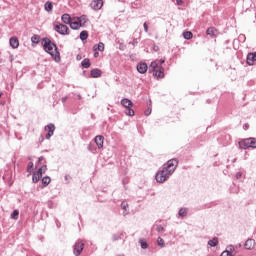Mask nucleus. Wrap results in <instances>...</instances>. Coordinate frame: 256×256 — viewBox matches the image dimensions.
I'll return each instance as SVG.
<instances>
[{
    "label": "nucleus",
    "instance_id": "obj_53",
    "mask_svg": "<svg viewBox=\"0 0 256 256\" xmlns=\"http://www.w3.org/2000/svg\"><path fill=\"white\" fill-rule=\"evenodd\" d=\"M89 151H91V147H88Z\"/></svg>",
    "mask_w": 256,
    "mask_h": 256
},
{
    "label": "nucleus",
    "instance_id": "obj_18",
    "mask_svg": "<svg viewBox=\"0 0 256 256\" xmlns=\"http://www.w3.org/2000/svg\"><path fill=\"white\" fill-rule=\"evenodd\" d=\"M44 9H45V11H47V13H51V11H53V2L47 1L44 4Z\"/></svg>",
    "mask_w": 256,
    "mask_h": 256
},
{
    "label": "nucleus",
    "instance_id": "obj_37",
    "mask_svg": "<svg viewBox=\"0 0 256 256\" xmlns=\"http://www.w3.org/2000/svg\"><path fill=\"white\" fill-rule=\"evenodd\" d=\"M145 33H149V26L147 25V22L143 24Z\"/></svg>",
    "mask_w": 256,
    "mask_h": 256
},
{
    "label": "nucleus",
    "instance_id": "obj_22",
    "mask_svg": "<svg viewBox=\"0 0 256 256\" xmlns=\"http://www.w3.org/2000/svg\"><path fill=\"white\" fill-rule=\"evenodd\" d=\"M78 23H80V25L83 27V25H85V23H87V16L82 15V16L78 17Z\"/></svg>",
    "mask_w": 256,
    "mask_h": 256
},
{
    "label": "nucleus",
    "instance_id": "obj_50",
    "mask_svg": "<svg viewBox=\"0 0 256 256\" xmlns=\"http://www.w3.org/2000/svg\"><path fill=\"white\" fill-rule=\"evenodd\" d=\"M43 159H45L43 156L39 157L38 158L39 163H41V161H43Z\"/></svg>",
    "mask_w": 256,
    "mask_h": 256
},
{
    "label": "nucleus",
    "instance_id": "obj_26",
    "mask_svg": "<svg viewBox=\"0 0 256 256\" xmlns=\"http://www.w3.org/2000/svg\"><path fill=\"white\" fill-rule=\"evenodd\" d=\"M87 37H89V33L87 31L80 32V39L81 41H87Z\"/></svg>",
    "mask_w": 256,
    "mask_h": 256
},
{
    "label": "nucleus",
    "instance_id": "obj_52",
    "mask_svg": "<svg viewBox=\"0 0 256 256\" xmlns=\"http://www.w3.org/2000/svg\"><path fill=\"white\" fill-rule=\"evenodd\" d=\"M3 95V93L2 92H0V97Z\"/></svg>",
    "mask_w": 256,
    "mask_h": 256
},
{
    "label": "nucleus",
    "instance_id": "obj_57",
    "mask_svg": "<svg viewBox=\"0 0 256 256\" xmlns=\"http://www.w3.org/2000/svg\"><path fill=\"white\" fill-rule=\"evenodd\" d=\"M65 179H67V176H65Z\"/></svg>",
    "mask_w": 256,
    "mask_h": 256
},
{
    "label": "nucleus",
    "instance_id": "obj_40",
    "mask_svg": "<svg viewBox=\"0 0 256 256\" xmlns=\"http://www.w3.org/2000/svg\"><path fill=\"white\" fill-rule=\"evenodd\" d=\"M220 256H231V252L225 250Z\"/></svg>",
    "mask_w": 256,
    "mask_h": 256
},
{
    "label": "nucleus",
    "instance_id": "obj_1",
    "mask_svg": "<svg viewBox=\"0 0 256 256\" xmlns=\"http://www.w3.org/2000/svg\"><path fill=\"white\" fill-rule=\"evenodd\" d=\"M179 161L177 159H170L167 161L166 165L163 166L162 170H159L156 174L157 183H165L172 173H175Z\"/></svg>",
    "mask_w": 256,
    "mask_h": 256
},
{
    "label": "nucleus",
    "instance_id": "obj_9",
    "mask_svg": "<svg viewBox=\"0 0 256 256\" xmlns=\"http://www.w3.org/2000/svg\"><path fill=\"white\" fill-rule=\"evenodd\" d=\"M247 65H254L256 63V52L254 53H248L246 58Z\"/></svg>",
    "mask_w": 256,
    "mask_h": 256
},
{
    "label": "nucleus",
    "instance_id": "obj_28",
    "mask_svg": "<svg viewBox=\"0 0 256 256\" xmlns=\"http://www.w3.org/2000/svg\"><path fill=\"white\" fill-rule=\"evenodd\" d=\"M139 243L141 245V249H148L149 248V244H147V241H145L144 239H140Z\"/></svg>",
    "mask_w": 256,
    "mask_h": 256
},
{
    "label": "nucleus",
    "instance_id": "obj_13",
    "mask_svg": "<svg viewBox=\"0 0 256 256\" xmlns=\"http://www.w3.org/2000/svg\"><path fill=\"white\" fill-rule=\"evenodd\" d=\"M244 247L245 249H248L249 251H251V249H254L255 247V240L253 239L246 240Z\"/></svg>",
    "mask_w": 256,
    "mask_h": 256
},
{
    "label": "nucleus",
    "instance_id": "obj_39",
    "mask_svg": "<svg viewBox=\"0 0 256 256\" xmlns=\"http://www.w3.org/2000/svg\"><path fill=\"white\" fill-rule=\"evenodd\" d=\"M121 207H122V209L127 210V207H129V204L122 202Z\"/></svg>",
    "mask_w": 256,
    "mask_h": 256
},
{
    "label": "nucleus",
    "instance_id": "obj_7",
    "mask_svg": "<svg viewBox=\"0 0 256 256\" xmlns=\"http://www.w3.org/2000/svg\"><path fill=\"white\" fill-rule=\"evenodd\" d=\"M90 7L91 9H93L94 11H99L100 9H102L103 7V0H93L90 3Z\"/></svg>",
    "mask_w": 256,
    "mask_h": 256
},
{
    "label": "nucleus",
    "instance_id": "obj_2",
    "mask_svg": "<svg viewBox=\"0 0 256 256\" xmlns=\"http://www.w3.org/2000/svg\"><path fill=\"white\" fill-rule=\"evenodd\" d=\"M42 47L46 53L51 55L56 63L61 61V54L59 53L56 43L52 42L49 38H42Z\"/></svg>",
    "mask_w": 256,
    "mask_h": 256
},
{
    "label": "nucleus",
    "instance_id": "obj_15",
    "mask_svg": "<svg viewBox=\"0 0 256 256\" xmlns=\"http://www.w3.org/2000/svg\"><path fill=\"white\" fill-rule=\"evenodd\" d=\"M102 74L101 70L98 68H94L90 71V75L91 77H94V79H97L98 77H100Z\"/></svg>",
    "mask_w": 256,
    "mask_h": 256
},
{
    "label": "nucleus",
    "instance_id": "obj_29",
    "mask_svg": "<svg viewBox=\"0 0 256 256\" xmlns=\"http://www.w3.org/2000/svg\"><path fill=\"white\" fill-rule=\"evenodd\" d=\"M41 177H42V176H39V174L34 173L33 176H32V181H33V183H39Z\"/></svg>",
    "mask_w": 256,
    "mask_h": 256
},
{
    "label": "nucleus",
    "instance_id": "obj_49",
    "mask_svg": "<svg viewBox=\"0 0 256 256\" xmlns=\"http://www.w3.org/2000/svg\"><path fill=\"white\" fill-rule=\"evenodd\" d=\"M40 169H42V171H47V166L43 165Z\"/></svg>",
    "mask_w": 256,
    "mask_h": 256
},
{
    "label": "nucleus",
    "instance_id": "obj_4",
    "mask_svg": "<svg viewBox=\"0 0 256 256\" xmlns=\"http://www.w3.org/2000/svg\"><path fill=\"white\" fill-rule=\"evenodd\" d=\"M239 147L241 149H256V139L255 138H246V139H243L241 140L239 143H238Z\"/></svg>",
    "mask_w": 256,
    "mask_h": 256
},
{
    "label": "nucleus",
    "instance_id": "obj_24",
    "mask_svg": "<svg viewBox=\"0 0 256 256\" xmlns=\"http://www.w3.org/2000/svg\"><path fill=\"white\" fill-rule=\"evenodd\" d=\"M51 183V178L49 176H45L42 178V185L43 187H47Z\"/></svg>",
    "mask_w": 256,
    "mask_h": 256
},
{
    "label": "nucleus",
    "instance_id": "obj_17",
    "mask_svg": "<svg viewBox=\"0 0 256 256\" xmlns=\"http://www.w3.org/2000/svg\"><path fill=\"white\" fill-rule=\"evenodd\" d=\"M94 51H105V44L103 42H99L97 45L93 46Z\"/></svg>",
    "mask_w": 256,
    "mask_h": 256
},
{
    "label": "nucleus",
    "instance_id": "obj_44",
    "mask_svg": "<svg viewBox=\"0 0 256 256\" xmlns=\"http://www.w3.org/2000/svg\"><path fill=\"white\" fill-rule=\"evenodd\" d=\"M112 239H113V241H119L120 237L117 236V234H114V235L112 236Z\"/></svg>",
    "mask_w": 256,
    "mask_h": 256
},
{
    "label": "nucleus",
    "instance_id": "obj_30",
    "mask_svg": "<svg viewBox=\"0 0 256 256\" xmlns=\"http://www.w3.org/2000/svg\"><path fill=\"white\" fill-rule=\"evenodd\" d=\"M178 215H179L180 217H186V216H187V209L181 208V209L179 210V212H178Z\"/></svg>",
    "mask_w": 256,
    "mask_h": 256
},
{
    "label": "nucleus",
    "instance_id": "obj_11",
    "mask_svg": "<svg viewBox=\"0 0 256 256\" xmlns=\"http://www.w3.org/2000/svg\"><path fill=\"white\" fill-rule=\"evenodd\" d=\"M147 69H148L147 63H139L137 65V71H138V73H141L142 75L147 73Z\"/></svg>",
    "mask_w": 256,
    "mask_h": 256
},
{
    "label": "nucleus",
    "instance_id": "obj_35",
    "mask_svg": "<svg viewBox=\"0 0 256 256\" xmlns=\"http://www.w3.org/2000/svg\"><path fill=\"white\" fill-rule=\"evenodd\" d=\"M156 231H158V233H163V231H165V228H163V226H161V225H158L156 227Z\"/></svg>",
    "mask_w": 256,
    "mask_h": 256
},
{
    "label": "nucleus",
    "instance_id": "obj_43",
    "mask_svg": "<svg viewBox=\"0 0 256 256\" xmlns=\"http://www.w3.org/2000/svg\"><path fill=\"white\" fill-rule=\"evenodd\" d=\"M145 115H146V117H149V115H151V108H148V109L145 111Z\"/></svg>",
    "mask_w": 256,
    "mask_h": 256
},
{
    "label": "nucleus",
    "instance_id": "obj_47",
    "mask_svg": "<svg viewBox=\"0 0 256 256\" xmlns=\"http://www.w3.org/2000/svg\"><path fill=\"white\" fill-rule=\"evenodd\" d=\"M94 57L95 58L99 57V51L98 50L94 51Z\"/></svg>",
    "mask_w": 256,
    "mask_h": 256
},
{
    "label": "nucleus",
    "instance_id": "obj_19",
    "mask_svg": "<svg viewBox=\"0 0 256 256\" xmlns=\"http://www.w3.org/2000/svg\"><path fill=\"white\" fill-rule=\"evenodd\" d=\"M69 26L73 29V30H77V29H81V24L78 21H74V22H70Z\"/></svg>",
    "mask_w": 256,
    "mask_h": 256
},
{
    "label": "nucleus",
    "instance_id": "obj_41",
    "mask_svg": "<svg viewBox=\"0 0 256 256\" xmlns=\"http://www.w3.org/2000/svg\"><path fill=\"white\" fill-rule=\"evenodd\" d=\"M137 43H139L137 41V39H134L132 42H130V45H132L133 47H135L137 45Z\"/></svg>",
    "mask_w": 256,
    "mask_h": 256
},
{
    "label": "nucleus",
    "instance_id": "obj_6",
    "mask_svg": "<svg viewBox=\"0 0 256 256\" xmlns=\"http://www.w3.org/2000/svg\"><path fill=\"white\" fill-rule=\"evenodd\" d=\"M54 31H56V33H59V35H69V27L64 24H55Z\"/></svg>",
    "mask_w": 256,
    "mask_h": 256
},
{
    "label": "nucleus",
    "instance_id": "obj_32",
    "mask_svg": "<svg viewBox=\"0 0 256 256\" xmlns=\"http://www.w3.org/2000/svg\"><path fill=\"white\" fill-rule=\"evenodd\" d=\"M126 115H128L129 117H133V115H135V110L127 108Z\"/></svg>",
    "mask_w": 256,
    "mask_h": 256
},
{
    "label": "nucleus",
    "instance_id": "obj_45",
    "mask_svg": "<svg viewBox=\"0 0 256 256\" xmlns=\"http://www.w3.org/2000/svg\"><path fill=\"white\" fill-rule=\"evenodd\" d=\"M176 5H178V6L183 5V0H176Z\"/></svg>",
    "mask_w": 256,
    "mask_h": 256
},
{
    "label": "nucleus",
    "instance_id": "obj_21",
    "mask_svg": "<svg viewBox=\"0 0 256 256\" xmlns=\"http://www.w3.org/2000/svg\"><path fill=\"white\" fill-rule=\"evenodd\" d=\"M82 67H84V69H89L91 67V61L89 60V58H85L82 62H81Z\"/></svg>",
    "mask_w": 256,
    "mask_h": 256
},
{
    "label": "nucleus",
    "instance_id": "obj_3",
    "mask_svg": "<svg viewBox=\"0 0 256 256\" xmlns=\"http://www.w3.org/2000/svg\"><path fill=\"white\" fill-rule=\"evenodd\" d=\"M150 69L154 72L155 77H158V79H163V77H165V69L163 66L159 65L157 61L150 64Z\"/></svg>",
    "mask_w": 256,
    "mask_h": 256
},
{
    "label": "nucleus",
    "instance_id": "obj_38",
    "mask_svg": "<svg viewBox=\"0 0 256 256\" xmlns=\"http://www.w3.org/2000/svg\"><path fill=\"white\" fill-rule=\"evenodd\" d=\"M36 174L39 175L40 177H43V168H39Z\"/></svg>",
    "mask_w": 256,
    "mask_h": 256
},
{
    "label": "nucleus",
    "instance_id": "obj_48",
    "mask_svg": "<svg viewBox=\"0 0 256 256\" xmlns=\"http://www.w3.org/2000/svg\"><path fill=\"white\" fill-rule=\"evenodd\" d=\"M236 179H241V172L236 173Z\"/></svg>",
    "mask_w": 256,
    "mask_h": 256
},
{
    "label": "nucleus",
    "instance_id": "obj_46",
    "mask_svg": "<svg viewBox=\"0 0 256 256\" xmlns=\"http://www.w3.org/2000/svg\"><path fill=\"white\" fill-rule=\"evenodd\" d=\"M243 129H244V131H247V129H249V124H247V123L244 124V125H243Z\"/></svg>",
    "mask_w": 256,
    "mask_h": 256
},
{
    "label": "nucleus",
    "instance_id": "obj_23",
    "mask_svg": "<svg viewBox=\"0 0 256 256\" xmlns=\"http://www.w3.org/2000/svg\"><path fill=\"white\" fill-rule=\"evenodd\" d=\"M31 41L32 43H35L36 45L39 44V42L41 41V36L37 35V34H34L32 37H31Z\"/></svg>",
    "mask_w": 256,
    "mask_h": 256
},
{
    "label": "nucleus",
    "instance_id": "obj_8",
    "mask_svg": "<svg viewBox=\"0 0 256 256\" xmlns=\"http://www.w3.org/2000/svg\"><path fill=\"white\" fill-rule=\"evenodd\" d=\"M45 131H48L46 139H51V137H53V133H55V124H48L45 126Z\"/></svg>",
    "mask_w": 256,
    "mask_h": 256
},
{
    "label": "nucleus",
    "instance_id": "obj_55",
    "mask_svg": "<svg viewBox=\"0 0 256 256\" xmlns=\"http://www.w3.org/2000/svg\"><path fill=\"white\" fill-rule=\"evenodd\" d=\"M238 247H241V244H239Z\"/></svg>",
    "mask_w": 256,
    "mask_h": 256
},
{
    "label": "nucleus",
    "instance_id": "obj_56",
    "mask_svg": "<svg viewBox=\"0 0 256 256\" xmlns=\"http://www.w3.org/2000/svg\"><path fill=\"white\" fill-rule=\"evenodd\" d=\"M118 256H125V255L122 254V255H118Z\"/></svg>",
    "mask_w": 256,
    "mask_h": 256
},
{
    "label": "nucleus",
    "instance_id": "obj_36",
    "mask_svg": "<svg viewBox=\"0 0 256 256\" xmlns=\"http://www.w3.org/2000/svg\"><path fill=\"white\" fill-rule=\"evenodd\" d=\"M227 249H228V250H226V251H229V253H230V255H231V253H233V251H235V246L229 245V246L227 247Z\"/></svg>",
    "mask_w": 256,
    "mask_h": 256
},
{
    "label": "nucleus",
    "instance_id": "obj_5",
    "mask_svg": "<svg viewBox=\"0 0 256 256\" xmlns=\"http://www.w3.org/2000/svg\"><path fill=\"white\" fill-rule=\"evenodd\" d=\"M83 249H85V242L78 240L73 246V254L79 256L83 253Z\"/></svg>",
    "mask_w": 256,
    "mask_h": 256
},
{
    "label": "nucleus",
    "instance_id": "obj_33",
    "mask_svg": "<svg viewBox=\"0 0 256 256\" xmlns=\"http://www.w3.org/2000/svg\"><path fill=\"white\" fill-rule=\"evenodd\" d=\"M157 243H158L159 247H165V240H163V238L158 237Z\"/></svg>",
    "mask_w": 256,
    "mask_h": 256
},
{
    "label": "nucleus",
    "instance_id": "obj_14",
    "mask_svg": "<svg viewBox=\"0 0 256 256\" xmlns=\"http://www.w3.org/2000/svg\"><path fill=\"white\" fill-rule=\"evenodd\" d=\"M9 43L12 49H17V47H19V39H17V37H11Z\"/></svg>",
    "mask_w": 256,
    "mask_h": 256
},
{
    "label": "nucleus",
    "instance_id": "obj_12",
    "mask_svg": "<svg viewBox=\"0 0 256 256\" xmlns=\"http://www.w3.org/2000/svg\"><path fill=\"white\" fill-rule=\"evenodd\" d=\"M121 105L123 107H125L126 109H129V108L133 107V102L128 98H123L121 100Z\"/></svg>",
    "mask_w": 256,
    "mask_h": 256
},
{
    "label": "nucleus",
    "instance_id": "obj_31",
    "mask_svg": "<svg viewBox=\"0 0 256 256\" xmlns=\"http://www.w3.org/2000/svg\"><path fill=\"white\" fill-rule=\"evenodd\" d=\"M11 219H19V210H14L11 214Z\"/></svg>",
    "mask_w": 256,
    "mask_h": 256
},
{
    "label": "nucleus",
    "instance_id": "obj_34",
    "mask_svg": "<svg viewBox=\"0 0 256 256\" xmlns=\"http://www.w3.org/2000/svg\"><path fill=\"white\" fill-rule=\"evenodd\" d=\"M33 171V162H29L27 166V172L31 173Z\"/></svg>",
    "mask_w": 256,
    "mask_h": 256
},
{
    "label": "nucleus",
    "instance_id": "obj_27",
    "mask_svg": "<svg viewBox=\"0 0 256 256\" xmlns=\"http://www.w3.org/2000/svg\"><path fill=\"white\" fill-rule=\"evenodd\" d=\"M183 37L184 39H187V40L193 39V33L191 31H186L183 33Z\"/></svg>",
    "mask_w": 256,
    "mask_h": 256
},
{
    "label": "nucleus",
    "instance_id": "obj_25",
    "mask_svg": "<svg viewBox=\"0 0 256 256\" xmlns=\"http://www.w3.org/2000/svg\"><path fill=\"white\" fill-rule=\"evenodd\" d=\"M208 245H210V247H217V245H219V240H217V238H213L208 241Z\"/></svg>",
    "mask_w": 256,
    "mask_h": 256
},
{
    "label": "nucleus",
    "instance_id": "obj_16",
    "mask_svg": "<svg viewBox=\"0 0 256 256\" xmlns=\"http://www.w3.org/2000/svg\"><path fill=\"white\" fill-rule=\"evenodd\" d=\"M61 20L63 23H65V25L71 24V16L69 14H63Z\"/></svg>",
    "mask_w": 256,
    "mask_h": 256
},
{
    "label": "nucleus",
    "instance_id": "obj_20",
    "mask_svg": "<svg viewBox=\"0 0 256 256\" xmlns=\"http://www.w3.org/2000/svg\"><path fill=\"white\" fill-rule=\"evenodd\" d=\"M215 33H217V29L215 27H210L206 31V35H209L210 37H215Z\"/></svg>",
    "mask_w": 256,
    "mask_h": 256
},
{
    "label": "nucleus",
    "instance_id": "obj_54",
    "mask_svg": "<svg viewBox=\"0 0 256 256\" xmlns=\"http://www.w3.org/2000/svg\"><path fill=\"white\" fill-rule=\"evenodd\" d=\"M77 59H80V57H79V56H77Z\"/></svg>",
    "mask_w": 256,
    "mask_h": 256
},
{
    "label": "nucleus",
    "instance_id": "obj_42",
    "mask_svg": "<svg viewBox=\"0 0 256 256\" xmlns=\"http://www.w3.org/2000/svg\"><path fill=\"white\" fill-rule=\"evenodd\" d=\"M156 62L158 63V65H160V67H161V65H163V63H165V59H160V60H156Z\"/></svg>",
    "mask_w": 256,
    "mask_h": 256
},
{
    "label": "nucleus",
    "instance_id": "obj_51",
    "mask_svg": "<svg viewBox=\"0 0 256 256\" xmlns=\"http://www.w3.org/2000/svg\"><path fill=\"white\" fill-rule=\"evenodd\" d=\"M65 101H67V97L62 98V103H65Z\"/></svg>",
    "mask_w": 256,
    "mask_h": 256
},
{
    "label": "nucleus",
    "instance_id": "obj_10",
    "mask_svg": "<svg viewBox=\"0 0 256 256\" xmlns=\"http://www.w3.org/2000/svg\"><path fill=\"white\" fill-rule=\"evenodd\" d=\"M98 149H103V143L105 141V137H103L102 135H98L95 137L94 139Z\"/></svg>",
    "mask_w": 256,
    "mask_h": 256
}]
</instances>
